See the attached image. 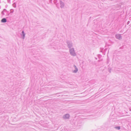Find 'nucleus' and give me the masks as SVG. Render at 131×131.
I'll list each match as a JSON object with an SVG mask.
<instances>
[{
	"label": "nucleus",
	"instance_id": "nucleus-1",
	"mask_svg": "<svg viewBox=\"0 0 131 131\" xmlns=\"http://www.w3.org/2000/svg\"><path fill=\"white\" fill-rule=\"evenodd\" d=\"M69 50V52L72 56H76V53L75 51L74 48H70Z\"/></svg>",
	"mask_w": 131,
	"mask_h": 131
},
{
	"label": "nucleus",
	"instance_id": "nucleus-2",
	"mask_svg": "<svg viewBox=\"0 0 131 131\" xmlns=\"http://www.w3.org/2000/svg\"><path fill=\"white\" fill-rule=\"evenodd\" d=\"M67 44L68 47L70 49L71 48L72 46V42L71 41H67Z\"/></svg>",
	"mask_w": 131,
	"mask_h": 131
},
{
	"label": "nucleus",
	"instance_id": "nucleus-3",
	"mask_svg": "<svg viewBox=\"0 0 131 131\" xmlns=\"http://www.w3.org/2000/svg\"><path fill=\"white\" fill-rule=\"evenodd\" d=\"M70 117V115L69 114H67L64 115L63 118L64 119H68Z\"/></svg>",
	"mask_w": 131,
	"mask_h": 131
},
{
	"label": "nucleus",
	"instance_id": "nucleus-4",
	"mask_svg": "<svg viewBox=\"0 0 131 131\" xmlns=\"http://www.w3.org/2000/svg\"><path fill=\"white\" fill-rule=\"evenodd\" d=\"M115 37L116 38L118 39L119 40H121L122 39V36L120 34H116Z\"/></svg>",
	"mask_w": 131,
	"mask_h": 131
},
{
	"label": "nucleus",
	"instance_id": "nucleus-5",
	"mask_svg": "<svg viewBox=\"0 0 131 131\" xmlns=\"http://www.w3.org/2000/svg\"><path fill=\"white\" fill-rule=\"evenodd\" d=\"M60 7L61 8H63L64 6V3L61 1H60Z\"/></svg>",
	"mask_w": 131,
	"mask_h": 131
},
{
	"label": "nucleus",
	"instance_id": "nucleus-6",
	"mask_svg": "<svg viewBox=\"0 0 131 131\" xmlns=\"http://www.w3.org/2000/svg\"><path fill=\"white\" fill-rule=\"evenodd\" d=\"M74 67L75 70L73 71V73H76L77 71H78V68H77L76 66H75V65H74Z\"/></svg>",
	"mask_w": 131,
	"mask_h": 131
},
{
	"label": "nucleus",
	"instance_id": "nucleus-7",
	"mask_svg": "<svg viewBox=\"0 0 131 131\" xmlns=\"http://www.w3.org/2000/svg\"><path fill=\"white\" fill-rule=\"evenodd\" d=\"M25 33L24 31H23L22 32V34H21V36H23V39H25Z\"/></svg>",
	"mask_w": 131,
	"mask_h": 131
},
{
	"label": "nucleus",
	"instance_id": "nucleus-8",
	"mask_svg": "<svg viewBox=\"0 0 131 131\" xmlns=\"http://www.w3.org/2000/svg\"><path fill=\"white\" fill-rule=\"evenodd\" d=\"M1 21L2 23H5L7 21V20L6 18H4L1 20Z\"/></svg>",
	"mask_w": 131,
	"mask_h": 131
},
{
	"label": "nucleus",
	"instance_id": "nucleus-9",
	"mask_svg": "<svg viewBox=\"0 0 131 131\" xmlns=\"http://www.w3.org/2000/svg\"><path fill=\"white\" fill-rule=\"evenodd\" d=\"M4 12H5L7 13V10L5 9H4L3 10V11H2V14L3 15H5V14L4 13Z\"/></svg>",
	"mask_w": 131,
	"mask_h": 131
},
{
	"label": "nucleus",
	"instance_id": "nucleus-10",
	"mask_svg": "<svg viewBox=\"0 0 131 131\" xmlns=\"http://www.w3.org/2000/svg\"><path fill=\"white\" fill-rule=\"evenodd\" d=\"M115 128L118 130H119L120 129V126L116 127Z\"/></svg>",
	"mask_w": 131,
	"mask_h": 131
},
{
	"label": "nucleus",
	"instance_id": "nucleus-11",
	"mask_svg": "<svg viewBox=\"0 0 131 131\" xmlns=\"http://www.w3.org/2000/svg\"><path fill=\"white\" fill-rule=\"evenodd\" d=\"M14 12V10L13 9H11L10 10V12L11 13H12Z\"/></svg>",
	"mask_w": 131,
	"mask_h": 131
},
{
	"label": "nucleus",
	"instance_id": "nucleus-12",
	"mask_svg": "<svg viewBox=\"0 0 131 131\" xmlns=\"http://www.w3.org/2000/svg\"><path fill=\"white\" fill-rule=\"evenodd\" d=\"M57 1V0H54V3H56V2Z\"/></svg>",
	"mask_w": 131,
	"mask_h": 131
},
{
	"label": "nucleus",
	"instance_id": "nucleus-13",
	"mask_svg": "<svg viewBox=\"0 0 131 131\" xmlns=\"http://www.w3.org/2000/svg\"><path fill=\"white\" fill-rule=\"evenodd\" d=\"M15 5V6H14L15 7H16V4H13V5Z\"/></svg>",
	"mask_w": 131,
	"mask_h": 131
},
{
	"label": "nucleus",
	"instance_id": "nucleus-14",
	"mask_svg": "<svg viewBox=\"0 0 131 131\" xmlns=\"http://www.w3.org/2000/svg\"><path fill=\"white\" fill-rule=\"evenodd\" d=\"M130 22V21H128L127 22V24H128Z\"/></svg>",
	"mask_w": 131,
	"mask_h": 131
},
{
	"label": "nucleus",
	"instance_id": "nucleus-15",
	"mask_svg": "<svg viewBox=\"0 0 131 131\" xmlns=\"http://www.w3.org/2000/svg\"><path fill=\"white\" fill-rule=\"evenodd\" d=\"M129 111H131V108H129Z\"/></svg>",
	"mask_w": 131,
	"mask_h": 131
},
{
	"label": "nucleus",
	"instance_id": "nucleus-16",
	"mask_svg": "<svg viewBox=\"0 0 131 131\" xmlns=\"http://www.w3.org/2000/svg\"><path fill=\"white\" fill-rule=\"evenodd\" d=\"M4 13H5L6 14H7V13H6L5 12H4Z\"/></svg>",
	"mask_w": 131,
	"mask_h": 131
},
{
	"label": "nucleus",
	"instance_id": "nucleus-17",
	"mask_svg": "<svg viewBox=\"0 0 131 131\" xmlns=\"http://www.w3.org/2000/svg\"><path fill=\"white\" fill-rule=\"evenodd\" d=\"M51 0V1H52V0Z\"/></svg>",
	"mask_w": 131,
	"mask_h": 131
}]
</instances>
